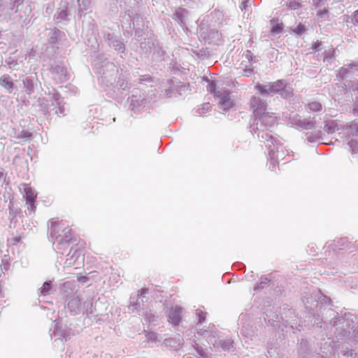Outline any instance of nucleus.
<instances>
[{"label":"nucleus","mask_w":358,"mask_h":358,"mask_svg":"<svg viewBox=\"0 0 358 358\" xmlns=\"http://www.w3.org/2000/svg\"><path fill=\"white\" fill-rule=\"evenodd\" d=\"M50 234L51 238L60 245L70 243L73 238V229L59 221L51 222Z\"/></svg>","instance_id":"nucleus-1"},{"label":"nucleus","mask_w":358,"mask_h":358,"mask_svg":"<svg viewBox=\"0 0 358 358\" xmlns=\"http://www.w3.org/2000/svg\"><path fill=\"white\" fill-rule=\"evenodd\" d=\"M78 280L85 282L87 280V278L85 276H81L78 278Z\"/></svg>","instance_id":"nucleus-16"},{"label":"nucleus","mask_w":358,"mask_h":358,"mask_svg":"<svg viewBox=\"0 0 358 358\" xmlns=\"http://www.w3.org/2000/svg\"><path fill=\"white\" fill-rule=\"evenodd\" d=\"M208 91L215 97L217 95L218 91L216 90V84L215 82L211 81L208 86Z\"/></svg>","instance_id":"nucleus-10"},{"label":"nucleus","mask_w":358,"mask_h":358,"mask_svg":"<svg viewBox=\"0 0 358 358\" xmlns=\"http://www.w3.org/2000/svg\"><path fill=\"white\" fill-rule=\"evenodd\" d=\"M289 7L292 9H296L299 7V3L296 1L290 2L289 4Z\"/></svg>","instance_id":"nucleus-13"},{"label":"nucleus","mask_w":358,"mask_h":358,"mask_svg":"<svg viewBox=\"0 0 358 358\" xmlns=\"http://www.w3.org/2000/svg\"><path fill=\"white\" fill-rule=\"evenodd\" d=\"M321 43L320 42H316L313 44V48L316 51L320 49Z\"/></svg>","instance_id":"nucleus-14"},{"label":"nucleus","mask_w":358,"mask_h":358,"mask_svg":"<svg viewBox=\"0 0 358 358\" xmlns=\"http://www.w3.org/2000/svg\"><path fill=\"white\" fill-rule=\"evenodd\" d=\"M306 28L305 26L300 24L297 26V27L294 30V31L297 34H301L304 32Z\"/></svg>","instance_id":"nucleus-12"},{"label":"nucleus","mask_w":358,"mask_h":358,"mask_svg":"<svg viewBox=\"0 0 358 358\" xmlns=\"http://www.w3.org/2000/svg\"><path fill=\"white\" fill-rule=\"evenodd\" d=\"M182 308L178 306L171 308L168 314L169 322L174 326L178 325L181 321Z\"/></svg>","instance_id":"nucleus-3"},{"label":"nucleus","mask_w":358,"mask_h":358,"mask_svg":"<svg viewBox=\"0 0 358 358\" xmlns=\"http://www.w3.org/2000/svg\"><path fill=\"white\" fill-rule=\"evenodd\" d=\"M24 191L25 193V198L27 202L30 205L34 206V202L37 196L36 193L35 192V190L32 187L27 185L24 187Z\"/></svg>","instance_id":"nucleus-5"},{"label":"nucleus","mask_w":358,"mask_h":358,"mask_svg":"<svg viewBox=\"0 0 358 358\" xmlns=\"http://www.w3.org/2000/svg\"><path fill=\"white\" fill-rule=\"evenodd\" d=\"M256 88L258 90V91L261 94H271L268 85H257L256 86Z\"/></svg>","instance_id":"nucleus-9"},{"label":"nucleus","mask_w":358,"mask_h":358,"mask_svg":"<svg viewBox=\"0 0 358 358\" xmlns=\"http://www.w3.org/2000/svg\"><path fill=\"white\" fill-rule=\"evenodd\" d=\"M215 97L219 100V103L224 110L229 109L234 105V102L230 97V93L227 90L217 92V95Z\"/></svg>","instance_id":"nucleus-2"},{"label":"nucleus","mask_w":358,"mask_h":358,"mask_svg":"<svg viewBox=\"0 0 358 358\" xmlns=\"http://www.w3.org/2000/svg\"><path fill=\"white\" fill-rule=\"evenodd\" d=\"M51 289V285L50 282H45L41 289V293L43 296H46L49 294L50 291Z\"/></svg>","instance_id":"nucleus-8"},{"label":"nucleus","mask_w":358,"mask_h":358,"mask_svg":"<svg viewBox=\"0 0 358 358\" xmlns=\"http://www.w3.org/2000/svg\"><path fill=\"white\" fill-rule=\"evenodd\" d=\"M353 19L356 24H358V10H356L353 15Z\"/></svg>","instance_id":"nucleus-15"},{"label":"nucleus","mask_w":358,"mask_h":358,"mask_svg":"<svg viewBox=\"0 0 358 358\" xmlns=\"http://www.w3.org/2000/svg\"><path fill=\"white\" fill-rule=\"evenodd\" d=\"M308 108L314 112L321 111L322 109V104L318 101H312L308 104Z\"/></svg>","instance_id":"nucleus-7"},{"label":"nucleus","mask_w":358,"mask_h":358,"mask_svg":"<svg viewBox=\"0 0 358 358\" xmlns=\"http://www.w3.org/2000/svg\"><path fill=\"white\" fill-rule=\"evenodd\" d=\"M24 137H27V138H31V134L29 133V132H26L24 135Z\"/></svg>","instance_id":"nucleus-17"},{"label":"nucleus","mask_w":358,"mask_h":358,"mask_svg":"<svg viewBox=\"0 0 358 358\" xmlns=\"http://www.w3.org/2000/svg\"><path fill=\"white\" fill-rule=\"evenodd\" d=\"M282 24H275V25L273 26V27L271 28V31L273 33V34H279L282 31Z\"/></svg>","instance_id":"nucleus-11"},{"label":"nucleus","mask_w":358,"mask_h":358,"mask_svg":"<svg viewBox=\"0 0 358 358\" xmlns=\"http://www.w3.org/2000/svg\"><path fill=\"white\" fill-rule=\"evenodd\" d=\"M0 84L10 93L12 92L15 87L14 83L13 82L10 76L8 75H3L0 78Z\"/></svg>","instance_id":"nucleus-4"},{"label":"nucleus","mask_w":358,"mask_h":358,"mask_svg":"<svg viewBox=\"0 0 358 358\" xmlns=\"http://www.w3.org/2000/svg\"><path fill=\"white\" fill-rule=\"evenodd\" d=\"M282 86L283 84L281 80H277L276 82L268 84L271 93H274L280 91L282 88Z\"/></svg>","instance_id":"nucleus-6"}]
</instances>
